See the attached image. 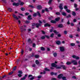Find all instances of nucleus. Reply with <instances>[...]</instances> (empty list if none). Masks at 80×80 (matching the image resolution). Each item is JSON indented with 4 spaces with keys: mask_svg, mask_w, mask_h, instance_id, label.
Returning <instances> with one entry per match:
<instances>
[{
    "mask_svg": "<svg viewBox=\"0 0 80 80\" xmlns=\"http://www.w3.org/2000/svg\"><path fill=\"white\" fill-rule=\"evenodd\" d=\"M39 22L40 24L38 23H37L36 24L33 23L32 24V27H34V26H36L37 28H38V27H40V26L41 25V24L42 23V21L40 20L39 21Z\"/></svg>",
    "mask_w": 80,
    "mask_h": 80,
    "instance_id": "f257e3e1",
    "label": "nucleus"
},
{
    "mask_svg": "<svg viewBox=\"0 0 80 80\" xmlns=\"http://www.w3.org/2000/svg\"><path fill=\"white\" fill-rule=\"evenodd\" d=\"M63 77V74H59L58 76V78H62V79L63 80H67V79H66V77Z\"/></svg>",
    "mask_w": 80,
    "mask_h": 80,
    "instance_id": "f03ea898",
    "label": "nucleus"
},
{
    "mask_svg": "<svg viewBox=\"0 0 80 80\" xmlns=\"http://www.w3.org/2000/svg\"><path fill=\"white\" fill-rule=\"evenodd\" d=\"M52 66L53 67H56L57 68H61V67L58 66L55 63H52Z\"/></svg>",
    "mask_w": 80,
    "mask_h": 80,
    "instance_id": "7ed1b4c3",
    "label": "nucleus"
},
{
    "mask_svg": "<svg viewBox=\"0 0 80 80\" xmlns=\"http://www.w3.org/2000/svg\"><path fill=\"white\" fill-rule=\"evenodd\" d=\"M72 63H73L74 65H76L78 64V63H77V61L76 60H72Z\"/></svg>",
    "mask_w": 80,
    "mask_h": 80,
    "instance_id": "20e7f679",
    "label": "nucleus"
},
{
    "mask_svg": "<svg viewBox=\"0 0 80 80\" xmlns=\"http://www.w3.org/2000/svg\"><path fill=\"white\" fill-rule=\"evenodd\" d=\"M19 5H20V3H19L18 2L17 3H13L12 5L13 6H16L17 7Z\"/></svg>",
    "mask_w": 80,
    "mask_h": 80,
    "instance_id": "39448f33",
    "label": "nucleus"
},
{
    "mask_svg": "<svg viewBox=\"0 0 80 80\" xmlns=\"http://www.w3.org/2000/svg\"><path fill=\"white\" fill-rule=\"evenodd\" d=\"M27 74L25 75L24 76V77L23 78H22L21 79V80H25V79L26 78H27Z\"/></svg>",
    "mask_w": 80,
    "mask_h": 80,
    "instance_id": "423d86ee",
    "label": "nucleus"
},
{
    "mask_svg": "<svg viewBox=\"0 0 80 80\" xmlns=\"http://www.w3.org/2000/svg\"><path fill=\"white\" fill-rule=\"evenodd\" d=\"M60 50L61 52H63L65 50V49L63 47H60Z\"/></svg>",
    "mask_w": 80,
    "mask_h": 80,
    "instance_id": "0eeeda50",
    "label": "nucleus"
},
{
    "mask_svg": "<svg viewBox=\"0 0 80 80\" xmlns=\"http://www.w3.org/2000/svg\"><path fill=\"white\" fill-rule=\"evenodd\" d=\"M37 9L40 10L42 8V6L41 5H38L37 6Z\"/></svg>",
    "mask_w": 80,
    "mask_h": 80,
    "instance_id": "6e6552de",
    "label": "nucleus"
},
{
    "mask_svg": "<svg viewBox=\"0 0 80 80\" xmlns=\"http://www.w3.org/2000/svg\"><path fill=\"white\" fill-rule=\"evenodd\" d=\"M13 16L14 18H15L16 20H18V18H17V16L15 14H13Z\"/></svg>",
    "mask_w": 80,
    "mask_h": 80,
    "instance_id": "1a4fd4ad",
    "label": "nucleus"
},
{
    "mask_svg": "<svg viewBox=\"0 0 80 80\" xmlns=\"http://www.w3.org/2000/svg\"><path fill=\"white\" fill-rule=\"evenodd\" d=\"M63 5L62 4H60L59 7L61 10H63V8L62 7Z\"/></svg>",
    "mask_w": 80,
    "mask_h": 80,
    "instance_id": "9d476101",
    "label": "nucleus"
},
{
    "mask_svg": "<svg viewBox=\"0 0 80 80\" xmlns=\"http://www.w3.org/2000/svg\"><path fill=\"white\" fill-rule=\"evenodd\" d=\"M50 24H49L48 23H47L44 24V26H45V27H50Z\"/></svg>",
    "mask_w": 80,
    "mask_h": 80,
    "instance_id": "9b49d317",
    "label": "nucleus"
},
{
    "mask_svg": "<svg viewBox=\"0 0 80 80\" xmlns=\"http://www.w3.org/2000/svg\"><path fill=\"white\" fill-rule=\"evenodd\" d=\"M62 15H63V16H66V15H67V14H66V13L63 12H62Z\"/></svg>",
    "mask_w": 80,
    "mask_h": 80,
    "instance_id": "f8f14e48",
    "label": "nucleus"
},
{
    "mask_svg": "<svg viewBox=\"0 0 80 80\" xmlns=\"http://www.w3.org/2000/svg\"><path fill=\"white\" fill-rule=\"evenodd\" d=\"M72 61L71 62H68L66 63V64H67V65H70V64H72Z\"/></svg>",
    "mask_w": 80,
    "mask_h": 80,
    "instance_id": "ddd939ff",
    "label": "nucleus"
},
{
    "mask_svg": "<svg viewBox=\"0 0 80 80\" xmlns=\"http://www.w3.org/2000/svg\"><path fill=\"white\" fill-rule=\"evenodd\" d=\"M56 43L57 45H60V44L61 43V42H60V41H58L56 42Z\"/></svg>",
    "mask_w": 80,
    "mask_h": 80,
    "instance_id": "4468645a",
    "label": "nucleus"
},
{
    "mask_svg": "<svg viewBox=\"0 0 80 80\" xmlns=\"http://www.w3.org/2000/svg\"><path fill=\"white\" fill-rule=\"evenodd\" d=\"M60 18L58 17L56 18L55 20L56 22H58V21H59V20H60Z\"/></svg>",
    "mask_w": 80,
    "mask_h": 80,
    "instance_id": "2eb2a0df",
    "label": "nucleus"
},
{
    "mask_svg": "<svg viewBox=\"0 0 80 80\" xmlns=\"http://www.w3.org/2000/svg\"><path fill=\"white\" fill-rule=\"evenodd\" d=\"M28 19L30 20H32V18H31V15H29L28 16Z\"/></svg>",
    "mask_w": 80,
    "mask_h": 80,
    "instance_id": "dca6fc26",
    "label": "nucleus"
},
{
    "mask_svg": "<svg viewBox=\"0 0 80 80\" xmlns=\"http://www.w3.org/2000/svg\"><path fill=\"white\" fill-rule=\"evenodd\" d=\"M61 67H63V69H64V70H65V69H66V67L65 66V65H61Z\"/></svg>",
    "mask_w": 80,
    "mask_h": 80,
    "instance_id": "f3484780",
    "label": "nucleus"
},
{
    "mask_svg": "<svg viewBox=\"0 0 80 80\" xmlns=\"http://www.w3.org/2000/svg\"><path fill=\"white\" fill-rule=\"evenodd\" d=\"M66 11L68 12V13H70L71 12V11L68 9H66Z\"/></svg>",
    "mask_w": 80,
    "mask_h": 80,
    "instance_id": "a211bd4d",
    "label": "nucleus"
},
{
    "mask_svg": "<svg viewBox=\"0 0 80 80\" xmlns=\"http://www.w3.org/2000/svg\"><path fill=\"white\" fill-rule=\"evenodd\" d=\"M58 27L59 28H62V27H63V25H62V24H59L58 25Z\"/></svg>",
    "mask_w": 80,
    "mask_h": 80,
    "instance_id": "6ab92c4d",
    "label": "nucleus"
},
{
    "mask_svg": "<svg viewBox=\"0 0 80 80\" xmlns=\"http://www.w3.org/2000/svg\"><path fill=\"white\" fill-rule=\"evenodd\" d=\"M51 22L52 23H56V21L54 20H52L51 21Z\"/></svg>",
    "mask_w": 80,
    "mask_h": 80,
    "instance_id": "aec40b11",
    "label": "nucleus"
},
{
    "mask_svg": "<svg viewBox=\"0 0 80 80\" xmlns=\"http://www.w3.org/2000/svg\"><path fill=\"white\" fill-rule=\"evenodd\" d=\"M72 15L73 16H75V15H76V13H75V12H72Z\"/></svg>",
    "mask_w": 80,
    "mask_h": 80,
    "instance_id": "412c9836",
    "label": "nucleus"
},
{
    "mask_svg": "<svg viewBox=\"0 0 80 80\" xmlns=\"http://www.w3.org/2000/svg\"><path fill=\"white\" fill-rule=\"evenodd\" d=\"M75 44L74 43H71L70 45L72 47H73V46H75Z\"/></svg>",
    "mask_w": 80,
    "mask_h": 80,
    "instance_id": "4be33fe9",
    "label": "nucleus"
},
{
    "mask_svg": "<svg viewBox=\"0 0 80 80\" xmlns=\"http://www.w3.org/2000/svg\"><path fill=\"white\" fill-rule=\"evenodd\" d=\"M35 62L37 65H38V64H39V62H38V60L36 61Z\"/></svg>",
    "mask_w": 80,
    "mask_h": 80,
    "instance_id": "5701e85b",
    "label": "nucleus"
},
{
    "mask_svg": "<svg viewBox=\"0 0 80 80\" xmlns=\"http://www.w3.org/2000/svg\"><path fill=\"white\" fill-rule=\"evenodd\" d=\"M54 33H56V35H57V34H58V32H57V31L56 30H54L53 31Z\"/></svg>",
    "mask_w": 80,
    "mask_h": 80,
    "instance_id": "b1692460",
    "label": "nucleus"
},
{
    "mask_svg": "<svg viewBox=\"0 0 80 80\" xmlns=\"http://www.w3.org/2000/svg\"><path fill=\"white\" fill-rule=\"evenodd\" d=\"M45 38V36H42L41 37V39H44Z\"/></svg>",
    "mask_w": 80,
    "mask_h": 80,
    "instance_id": "393cba45",
    "label": "nucleus"
},
{
    "mask_svg": "<svg viewBox=\"0 0 80 80\" xmlns=\"http://www.w3.org/2000/svg\"><path fill=\"white\" fill-rule=\"evenodd\" d=\"M52 0H49L48 2V4H49V5H50V4H51V3H52Z\"/></svg>",
    "mask_w": 80,
    "mask_h": 80,
    "instance_id": "a878e982",
    "label": "nucleus"
},
{
    "mask_svg": "<svg viewBox=\"0 0 80 80\" xmlns=\"http://www.w3.org/2000/svg\"><path fill=\"white\" fill-rule=\"evenodd\" d=\"M41 50H42V51H44L45 50V48L43 47H42L41 48Z\"/></svg>",
    "mask_w": 80,
    "mask_h": 80,
    "instance_id": "bb28decb",
    "label": "nucleus"
},
{
    "mask_svg": "<svg viewBox=\"0 0 80 80\" xmlns=\"http://www.w3.org/2000/svg\"><path fill=\"white\" fill-rule=\"evenodd\" d=\"M53 55L54 57H56L57 55V54L56 52H55L53 53Z\"/></svg>",
    "mask_w": 80,
    "mask_h": 80,
    "instance_id": "cd10ccee",
    "label": "nucleus"
},
{
    "mask_svg": "<svg viewBox=\"0 0 80 80\" xmlns=\"http://www.w3.org/2000/svg\"><path fill=\"white\" fill-rule=\"evenodd\" d=\"M35 57L36 58H39V55H35Z\"/></svg>",
    "mask_w": 80,
    "mask_h": 80,
    "instance_id": "c85d7f7f",
    "label": "nucleus"
},
{
    "mask_svg": "<svg viewBox=\"0 0 80 80\" xmlns=\"http://www.w3.org/2000/svg\"><path fill=\"white\" fill-rule=\"evenodd\" d=\"M67 18H70V17H71V15L70 14L68 15V16H66Z\"/></svg>",
    "mask_w": 80,
    "mask_h": 80,
    "instance_id": "c756f323",
    "label": "nucleus"
},
{
    "mask_svg": "<svg viewBox=\"0 0 80 80\" xmlns=\"http://www.w3.org/2000/svg\"><path fill=\"white\" fill-rule=\"evenodd\" d=\"M53 35H54V34L53 33H52L51 34V36H50V37H53Z\"/></svg>",
    "mask_w": 80,
    "mask_h": 80,
    "instance_id": "7c9ffc66",
    "label": "nucleus"
},
{
    "mask_svg": "<svg viewBox=\"0 0 80 80\" xmlns=\"http://www.w3.org/2000/svg\"><path fill=\"white\" fill-rule=\"evenodd\" d=\"M79 58H80L79 57H77V56H76V58H75L76 60H78L79 59Z\"/></svg>",
    "mask_w": 80,
    "mask_h": 80,
    "instance_id": "2f4dec72",
    "label": "nucleus"
},
{
    "mask_svg": "<svg viewBox=\"0 0 80 80\" xmlns=\"http://www.w3.org/2000/svg\"><path fill=\"white\" fill-rule=\"evenodd\" d=\"M45 70L46 71H50V69L47 68H45Z\"/></svg>",
    "mask_w": 80,
    "mask_h": 80,
    "instance_id": "473e14b6",
    "label": "nucleus"
},
{
    "mask_svg": "<svg viewBox=\"0 0 80 80\" xmlns=\"http://www.w3.org/2000/svg\"><path fill=\"white\" fill-rule=\"evenodd\" d=\"M76 57L77 56L75 55H73L72 56V58H76Z\"/></svg>",
    "mask_w": 80,
    "mask_h": 80,
    "instance_id": "72a5a7b5",
    "label": "nucleus"
},
{
    "mask_svg": "<svg viewBox=\"0 0 80 80\" xmlns=\"http://www.w3.org/2000/svg\"><path fill=\"white\" fill-rule=\"evenodd\" d=\"M69 37L71 38H73V36L72 34H70L69 36Z\"/></svg>",
    "mask_w": 80,
    "mask_h": 80,
    "instance_id": "f704fd0d",
    "label": "nucleus"
},
{
    "mask_svg": "<svg viewBox=\"0 0 80 80\" xmlns=\"http://www.w3.org/2000/svg\"><path fill=\"white\" fill-rule=\"evenodd\" d=\"M38 14L39 17H41V15H40V12H38Z\"/></svg>",
    "mask_w": 80,
    "mask_h": 80,
    "instance_id": "c9c22d12",
    "label": "nucleus"
},
{
    "mask_svg": "<svg viewBox=\"0 0 80 80\" xmlns=\"http://www.w3.org/2000/svg\"><path fill=\"white\" fill-rule=\"evenodd\" d=\"M77 31H78V32H80V28H79L78 27L77 28Z\"/></svg>",
    "mask_w": 80,
    "mask_h": 80,
    "instance_id": "e433bc0d",
    "label": "nucleus"
},
{
    "mask_svg": "<svg viewBox=\"0 0 80 80\" xmlns=\"http://www.w3.org/2000/svg\"><path fill=\"white\" fill-rule=\"evenodd\" d=\"M37 13H34L33 14V16L34 17H36V16H37Z\"/></svg>",
    "mask_w": 80,
    "mask_h": 80,
    "instance_id": "4c0bfd02",
    "label": "nucleus"
},
{
    "mask_svg": "<svg viewBox=\"0 0 80 80\" xmlns=\"http://www.w3.org/2000/svg\"><path fill=\"white\" fill-rule=\"evenodd\" d=\"M8 10H9V12H12V9H11V8H8Z\"/></svg>",
    "mask_w": 80,
    "mask_h": 80,
    "instance_id": "58836bf2",
    "label": "nucleus"
},
{
    "mask_svg": "<svg viewBox=\"0 0 80 80\" xmlns=\"http://www.w3.org/2000/svg\"><path fill=\"white\" fill-rule=\"evenodd\" d=\"M21 10L22 11H24V10H25V8H21Z\"/></svg>",
    "mask_w": 80,
    "mask_h": 80,
    "instance_id": "ea45409f",
    "label": "nucleus"
},
{
    "mask_svg": "<svg viewBox=\"0 0 80 80\" xmlns=\"http://www.w3.org/2000/svg\"><path fill=\"white\" fill-rule=\"evenodd\" d=\"M19 73H20V74H22V71H18Z\"/></svg>",
    "mask_w": 80,
    "mask_h": 80,
    "instance_id": "a19ab883",
    "label": "nucleus"
},
{
    "mask_svg": "<svg viewBox=\"0 0 80 80\" xmlns=\"http://www.w3.org/2000/svg\"><path fill=\"white\" fill-rule=\"evenodd\" d=\"M64 34H67V31H64Z\"/></svg>",
    "mask_w": 80,
    "mask_h": 80,
    "instance_id": "79ce46f5",
    "label": "nucleus"
},
{
    "mask_svg": "<svg viewBox=\"0 0 80 80\" xmlns=\"http://www.w3.org/2000/svg\"><path fill=\"white\" fill-rule=\"evenodd\" d=\"M21 74H19L18 75V77H22V75Z\"/></svg>",
    "mask_w": 80,
    "mask_h": 80,
    "instance_id": "37998d69",
    "label": "nucleus"
},
{
    "mask_svg": "<svg viewBox=\"0 0 80 80\" xmlns=\"http://www.w3.org/2000/svg\"><path fill=\"white\" fill-rule=\"evenodd\" d=\"M67 8H68L67 6H64V9H65L66 10L68 9H67Z\"/></svg>",
    "mask_w": 80,
    "mask_h": 80,
    "instance_id": "c03bdc74",
    "label": "nucleus"
},
{
    "mask_svg": "<svg viewBox=\"0 0 80 80\" xmlns=\"http://www.w3.org/2000/svg\"><path fill=\"white\" fill-rule=\"evenodd\" d=\"M52 29H51V30H50V32H52V31H53V28H52Z\"/></svg>",
    "mask_w": 80,
    "mask_h": 80,
    "instance_id": "a18cd8bd",
    "label": "nucleus"
},
{
    "mask_svg": "<svg viewBox=\"0 0 80 80\" xmlns=\"http://www.w3.org/2000/svg\"><path fill=\"white\" fill-rule=\"evenodd\" d=\"M25 23H30V21H26L25 22Z\"/></svg>",
    "mask_w": 80,
    "mask_h": 80,
    "instance_id": "49530a36",
    "label": "nucleus"
},
{
    "mask_svg": "<svg viewBox=\"0 0 80 80\" xmlns=\"http://www.w3.org/2000/svg\"><path fill=\"white\" fill-rule=\"evenodd\" d=\"M71 26H74V24H73V23L72 22L71 23Z\"/></svg>",
    "mask_w": 80,
    "mask_h": 80,
    "instance_id": "de8ad7c7",
    "label": "nucleus"
},
{
    "mask_svg": "<svg viewBox=\"0 0 80 80\" xmlns=\"http://www.w3.org/2000/svg\"><path fill=\"white\" fill-rule=\"evenodd\" d=\"M33 79H34V77H32V78H31L30 79V80H33Z\"/></svg>",
    "mask_w": 80,
    "mask_h": 80,
    "instance_id": "09e8293b",
    "label": "nucleus"
},
{
    "mask_svg": "<svg viewBox=\"0 0 80 80\" xmlns=\"http://www.w3.org/2000/svg\"><path fill=\"white\" fill-rule=\"evenodd\" d=\"M42 78V76H38V78Z\"/></svg>",
    "mask_w": 80,
    "mask_h": 80,
    "instance_id": "8fccbe9b",
    "label": "nucleus"
},
{
    "mask_svg": "<svg viewBox=\"0 0 80 80\" xmlns=\"http://www.w3.org/2000/svg\"><path fill=\"white\" fill-rule=\"evenodd\" d=\"M24 4V3L23 2H21V3H20V5H23Z\"/></svg>",
    "mask_w": 80,
    "mask_h": 80,
    "instance_id": "3c124183",
    "label": "nucleus"
},
{
    "mask_svg": "<svg viewBox=\"0 0 80 80\" xmlns=\"http://www.w3.org/2000/svg\"><path fill=\"white\" fill-rule=\"evenodd\" d=\"M25 15H29V13H28V12H26L25 13Z\"/></svg>",
    "mask_w": 80,
    "mask_h": 80,
    "instance_id": "603ef678",
    "label": "nucleus"
},
{
    "mask_svg": "<svg viewBox=\"0 0 80 80\" xmlns=\"http://www.w3.org/2000/svg\"><path fill=\"white\" fill-rule=\"evenodd\" d=\"M20 29L22 30V29H23V27L22 26H21L20 28Z\"/></svg>",
    "mask_w": 80,
    "mask_h": 80,
    "instance_id": "864d4df0",
    "label": "nucleus"
},
{
    "mask_svg": "<svg viewBox=\"0 0 80 80\" xmlns=\"http://www.w3.org/2000/svg\"><path fill=\"white\" fill-rule=\"evenodd\" d=\"M32 76H33L32 75H29L28 77V78H30V77H32Z\"/></svg>",
    "mask_w": 80,
    "mask_h": 80,
    "instance_id": "5fc2aeb1",
    "label": "nucleus"
},
{
    "mask_svg": "<svg viewBox=\"0 0 80 80\" xmlns=\"http://www.w3.org/2000/svg\"><path fill=\"white\" fill-rule=\"evenodd\" d=\"M16 68H16V66H15V67L14 68H13V71H14V70H16Z\"/></svg>",
    "mask_w": 80,
    "mask_h": 80,
    "instance_id": "6e6d98bb",
    "label": "nucleus"
},
{
    "mask_svg": "<svg viewBox=\"0 0 80 80\" xmlns=\"http://www.w3.org/2000/svg\"><path fill=\"white\" fill-rule=\"evenodd\" d=\"M51 80H56V78H52L51 79Z\"/></svg>",
    "mask_w": 80,
    "mask_h": 80,
    "instance_id": "4d7b16f0",
    "label": "nucleus"
},
{
    "mask_svg": "<svg viewBox=\"0 0 80 80\" xmlns=\"http://www.w3.org/2000/svg\"><path fill=\"white\" fill-rule=\"evenodd\" d=\"M23 52H24V51H23V50H22L21 51V54H22V55H23Z\"/></svg>",
    "mask_w": 80,
    "mask_h": 80,
    "instance_id": "13d9d810",
    "label": "nucleus"
},
{
    "mask_svg": "<svg viewBox=\"0 0 80 80\" xmlns=\"http://www.w3.org/2000/svg\"><path fill=\"white\" fill-rule=\"evenodd\" d=\"M56 15H60V13L59 12H56Z\"/></svg>",
    "mask_w": 80,
    "mask_h": 80,
    "instance_id": "bf43d9fd",
    "label": "nucleus"
},
{
    "mask_svg": "<svg viewBox=\"0 0 80 80\" xmlns=\"http://www.w3.org/2000/svg\"><path fill=\"white\" fill-rule=\"evenodd\" d=\"M42 13H43L44 12H45V10H44V9H43V10H42Z\"/></svg>",
    "mask_w": 80,
    "mask_h": 80,
    "instance_id": "052dcab7",
    "label": "nucleus"
},
{
    "mask_svg": "<svg viewBox=\"0 0 80 80\" xmlns=\"http://www.w3.org/2000/svg\"><path fill=\"white\" fill-rule=\"evenodd\" d=\"M58 37H61V34H58Z\"/></svg>",
    "mask_w": 80,
    "mask_h": 80,
    "instance_id": "680f3d73",
    "label": "nucleus"
},
{
    "mask_svg": "<svg viewBox=\"0 0 80 80\" xmlns=\"http://www.w3.org/2000/svg\"><path fill=\"white\" fill-rule=\"evenodd\" d=\"M73 22H77V19H74L73 20Z\"/></svg>",
    "mask_w": 80,
    "mask_h": 80,
    "instance_id": "e2e57ef3",
    "label": "nucleus"
},
{
    "mask_svg": "<svg viewBox=\"0 0 80 80\" xmlns=\"http://www.w3.org/2000/svg\"><path fill=\"white\" fill-rule=\"evenodd\" d=\"M77 5L76 4H74V7H75V8H77Z\"/></svg>",
    "mask_w": 80,
    "mask_h": 80,
    "instance_id": "0e129e2a",
    "label": "nucleus"
},
{
    "mask_svg": "<svg viewBox=\"0 0 80 80\" xmlns=\"http://www.w3.org/2000/svg\"><path fill=\"white\" fill-rule=\"evenodd\" d=\"M35 66H36V65H35V64H33L32 65V67H35Z\"/></svg>",
    "mask_w": 80,
    "mask_h": 80,
    "instance_id": "69168bd1",
    "label": "nucleus"
},
{
    "mask_svg": "<svg viewBox=\"0 0 80 80\" xmlns=\"http://www.w3.org/2000/svg\"><path fill=\"white\" fill-rule=\"evenodd\" d=\"M35 46H36L35 44H33V47H35Z\"/></svg>",
    "mask_w": 80,
    "mask_h": 80,
    "instance_id": "338daca9",
    "label": "nucleus"
},
{
    "mask_svg": "<svg viewBox=\"0 0 80 80\" xmlns=\"http://www.w3.org/2000/svg\"><path fill=\"white\" fill-rule=\"evenodd\" d=\"M72 78H74V79H76V77L75 76H73L72 77Z\"/></svg>",
    "mask_w": 80,
    "mask_h": 80,
    "instance_id": "774afa93",
    "label": "nucleus"
}]
</instances>
